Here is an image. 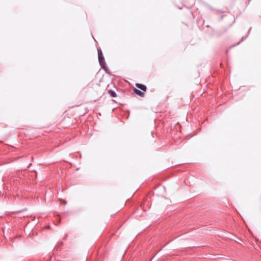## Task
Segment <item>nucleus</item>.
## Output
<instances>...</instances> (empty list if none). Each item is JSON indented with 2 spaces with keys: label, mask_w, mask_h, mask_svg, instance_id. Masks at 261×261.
<instances>
[{
  "label": "nucleus",
  "mask_w": 261,
  "mask_h": 261,
  "mask_svg": "<svg viewBox=\"0 0 261 261\" xmlns=\"http://www.w3.org/2000/svg\"><path fill=\"white\" fill-rule=\"evenodd\" d=\"M98 57L99 64L102 69L106 67L105 58L103 56L102 53L100 49H98Z\"/></svg>",
  "instance_id": "1"
},
{
  "label": "nucleus",
  "mask_w": 261,
  "mask_h": 261,
  "mask_svg": "<svg viewBox=\"0 0 261 261\" xmlns=\"http://www.w3.org/2000/svg\"><path fill=\"white\" fill-rule=\"evenodd\" d=\"M136 86L137 88L141 89V90L143 91H146V87L145 85L141 84H136Z\"/></svg>",
  "instance_id": "2"
},
{
  "label": "nucleus",
  "mask_w": 261,
  "mask_h": 261,
  "mask_svg": "<svg viewBox=\"0 0 261 261\" xmlns=\"http://www.w3.org/2000/svg\"><path fill=\"white\" fill-rule=\"evenodd\" d=\"M134 91L136 94L140 96L143 97L144 96V93L143 92H141L139 89L135 88Z\"/></svg>",
  "instance_id": "3"
},
{
  "label": "nucleus",
  "mask_w": 261,
  "mask_h": 261,
  "mask_svg": "<svg viewBox=\"0 0 261 261\" xmlns=\"http://www.w3.org/2000/svg\"><path fill=\"white\" fill-rule=\"evenodd\" d=\"M108 93L109 94L113 97H116V93L113 90H108Z\"/></svg>",
  "instance_id": "4"
},
{
  "label": "nucleus",
  "mask_w": 261,
  "mask_h": 261,
  "mask_svg": "<svg viewBox=\"0 0 261 261\" xmlns=\"http://www.w3.org/2000/svg\"><path fill=\"white\" fill-rule=\"evenodd\" d=\"M63 203H64V204H65L66 203V202L64 201L63 202Z\"/></svg>",
  "instance_id": "5"
}]
</instances>
